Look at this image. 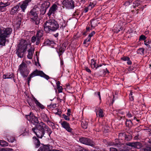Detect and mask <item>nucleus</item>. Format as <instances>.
Instances as JSON below:
<instances>
[{
    "instance_id": "f257e3e1",
    "label": "nucleus",
    "mask_w": 151,
    "mask_h": 151,
    "mask_svg": "<svg viewBox=\"0 0 151 151\" xmlns=\"http://www.w3.org/2000/svg\"><path fill=\"white\" fill-rule=\"evenodd\" d=\"M45 130L47 132L50 136L52 133L50 129L44 123L41 122L37 124L35 127L32 128V130L39 138H42L45 133Z\"/></svg>"
},
{
    "instance_id": "f03ea898",
    "label": "nucleus",
    "mask_w": 151,
    "mask_h": 151,
    "mask_svg": "<svg viewBox=\"0 0 151 151\" xmlns=\"http://www.w3.org/2000/svg\"><path fill=\"white\" fill-rule=\"evenodd\" d=\"M43 27L46 32H49L56 31L59 26L57 21L54 19H50L46 21L44 24Z\"/></svg>"
},
{
    "instance_id": "7ed1b4c3",
    "label": "nucleus",
    "mask_w": 151,
    "mask_h": 151,
    "mask_svg": "<svg viewBox=\"0 0 151 151\" xmlns=\"http://www.w3.org/2000/svg\"><path fill=\"white\" fill-rule=\"evenodd\" d=\"M39 10V8L37 6H35L27 13L28 17L30 18V21L33 24L37 25L40 23V19L38 15Z\"/></svg>"
},
{
    "instance_id": "20e7f679",
    "label": "nucleus",
    "mask_w": 151,
    "mask_h": 151,
    "mask_svg": "<svg viewBox=\"0 0 151 151\" xmlns=\"http://www.w3.org/2000/svg\"><path fill=\"white\" fill-rule=\"evenodd\" d=\"M27 44L25 40L21 41L18 45V48L17 49L16 53L18 56L20 58H23L25 52L27 49Z\"/></svg>"
},
{
    "instance_id": "39448f33",
    "label": "nucleus",
    "mask_w": 151,
    "mask_h": 151,
    "mask_svg": "<svg viewBox=\"0 0 151 151\" xmlns=\"http://www.w3.org/2000/svg\"><path fill=\"white\" fill-rule=\"evenodd\" d=\"M37 76H40L41 77L44 78L47 80H48L50 78V77L48 76L45 74L42 71L36 69L30 74L27 78L28 84L29 85L31 79Z\"/></svg>"
},
{
    "instance_id": "423d86ee",
    "label": "nucleus",
    "mask_w": 151,
    "mask_h": 151,
    "mask_svg": "<svg viewBox=\"0 0 151 151\" xmlns=\"http://www.w3.org/2000/svg\"><path fill=\"white\" fill-rule=\"evenodd\" d=\"M18 70L20 72L21 75L23 78L27 77L29 74V71L27 68V65L23 62L19 66Z\"/></svg>"
},
{
    "instance_id": "0eeeda50",
    "label": "nucleus",
    "mask_w": 151,
    "mask_h": 151,
    "mask_svg": "<svg viewBox=\"0 0 151 151\" xmlns=\"http://www.w3.org/2000/svg\"><path fill=\"white\" fill-rule=\"evenodd\" d=\"M12 31V29L11 28H4L3 29H0V35L1 36L6 38L8 37L11 34Z\"/></svg>"
},
{
    "instance_id": "6e6552de",
    "label": "nucleus",
    "mask_w": 151,
    "mask_h": 151,
    "mask_svg": "<svg viewBox=\"0 0 151 151\" xmlns=\"http://www.w3.org/2000/svg\"><path fill=\"white\" fill-rule=\"evenodd\" d=\"M50 4V3L48 1H45L41 4L40 10L41 14H44L45 13L47 9L49 7Z\"/></svg>"
},
{
    "instance_id": "1a4fd4ad",
    "label": "nucleus",
    "mask_w": 151,
    "mask_h": 151,
    "mask_svg": "<svg viewBox=\"0 0 151 151\" xmlns=\"http://www.w3.org/2000/svg\"><path fill=\"white\" fill-rule=\"evenodd\" d=\"M79 140L81 143L86 145L91 146L95 145V143L93 142L87 138L82 137L80 138Z\"/></svg>"
},
{
    "instance_id": "9d476101",
    "label": "nucleus",
    "mask_w": 151,
    "mask_h": 151,
    "mask_svg": "<svg viewBox=\"0 0 151 151\" xmlns=\"http://www.w3.org/2000/svg\"><path fill=\"white\" fill-rule=\"evenodd\" d=\"M74 3L72 0H64L62 3L66 8L72 9L74 7Z\"/></svg>"
},
{
    "instance_id": "9b49d317",
    "label": "nucleus",
    "mask_w": 151,
    "mask_h": 151,
    "mask_svg": "<svg viewBox=\"0 0 151 151\" xmlns=\"http://www.w3.org/2000/svg\"><path fill=\"white\" fill-rule=\"evenodd\" d=\"M26 116L28 120L35 124H37L39 123L37 118L35 117L32 113L30 112L29 115H26Z\"/></svg>"
},
{
    "instance_id": "f8f14e48",
    "label": "nucleus",
    "mask_w": 151,
    "mask_h": 151,
    "mask_svg": "<svg viewBox=\"0 0 151 151\" xmlns=\"http://www.w3.org/2000/svg\"><path fill=\"white\" fill-rule=\"evenodd\" d=\"M58 9L57 5L55 4H53L50 8L49 12L47 13L48 16H50L51 14H54L58 10Z\"/></svg>"
},
{
    "instance_id": "ddd939ff",
    "label": "nucleus",
    "mask_w": 151,
    "mask_h": 151,
    "mask_svg": "<svg viewBox=\"0 0 151 151\" xmlns=\"http://www.w3.org/2000/svg\"><path fill=\"white\" fill-rule=\"evenodd\" d=\"M31 1L32 0H25L22 2V4L20 5V3L18 4L20 5V8L23 12H24L25 10Z\"/></svg>"
},
{
    "instance_id": "4468645a",
    "label": "nucleus",
    "mask_w": 151,
    "mask_h": 151,
    "mask_svg": "<svg viewBox=\"0 0 151 151\" xmlns=\"http://www.w3.org/2000/svg\"><path fill=\"white\" fill-rule=\"evenodd\" d=\"M61 124L62 127L68 132H72V129L70 128L69 124L67 122L63 121L61 123Z\"/></svg>"
},
{
    "instance_id": "2eb2a0df",
    "label": "nucleus",
    "mask_w": 151,
    "mask_h": 151,
    "mask_svg": "<svg viewBox=\"0 0 151 151\" xmlns=\"http://www.w3.org/2000/svg\"><path fill=\"white\" fill-rule=\"evenodd\" d=\"M52 149V146L50 145H43L40 147L37 151H50Z\"/></svg>"
},
{
    "instance_id": "dca6fc26",
    "label": "nucleus",
    "mask_w": 151,
    "mask_h": 151,
    "mask_svg": "<svg viewBox=\"0 0 151 151\" xmlns=\"http://www.w3.org/2000/svg\"><path fill=\"white\" fill-rule=\"evenodd\" d=\"M119 151H126L128 150L127 147L119 141L116 147Z\"/></svg>"
},
{
    "instance_id": "f3484780",
    "label": "nucleus",
    "mask_w": 151,
    "mask_h": 151,
    "mask_svg": "<svg viewBox=\"0 0 151 151\" xmlns=\"http://www.w3.org/2000/svg\"><path fill=\"white\" fill-rule=\"evenodd\" d=\"M95 111L96 113L97 116L100 118L103 117L104 116V114L103 110L99 107H96Z\"/></svg>"
},
{
    "instance_id": "a211bd4d",
    "label": "nucleus",
    "mask_w": 151,
    "mask_h": 151,
    "mask_svg": "<svg viewBox=\"0 0 151 151\" xmlns=\"http://www.w3.org/2000/svg\"><path fill=\"white\" fill-rule=\"evenodd\" d=\"M43 31L42 30H40L37 31L36 36L37 37V45H38L40 44L41 38L43 36Z\"/></svg>"
},
{
    "instance_id": "6ab92c4d",
    "label": "nucleus",
    "mask_w": 151,
    "mask_h": 151,
    "mask_svg": "<svg viewBox=\"0 0 151 151\" xmlns=\"http://www.w3.org/2000/svg\"><path fill=\"white\" fill-rule=\"evenodd\" d=\"M109 73V72L107 68H106L105 70L102 68L98 72V74L99 76H104L106 74H108Z\"/></svg>"
},
{
    "instance_id": "aec40b11",
    "label": "nucleus",
    "mask_w": 151,
    "mask_h": 151,
    "mask_svg": "<svg viewBox=\"0 0 151 151\" xmlns=\"http://www.w3.org/2000/svg\"><path fill=\"white\" fill-rule=\"evenodd\" d=\"M33 142L35 145V147L38 148L40 146V142L39 139L36 137H34L32 138Z\"/></svg>"
},
{
    "instance_id": "412c9836",
    "label": "nucleus",
    "mask_w": 151,
    "mask_h": 151,
    "mask_svg": "<svg viewBox=\"0 0 151 151\" xmlns=\"http://www.w3.org/2000/svg\"><path fill=\"white\" fill-rule=\"evenodd\" d=\"M19 6L20 5L18 4L14 7L12 8L10 12V14L13 15L17 14V12L18 11V9L19 8Z\"/></svg>"
},
{
    "instance_id": "4be33fe9",
    "label": "nucleus",
    "mask_w": 151,
    "mask_h": 151,
    "mask_svg": "<svg viewBox=\"0 0 151 151\" xmlns=\"http://www.w3.org/2000/svg\"><path fill=\"white\" fill-rule=\"evenodd\" d=\"M91 67L92 68H95L96 69H97V68H99L100 67H101L102 66L101 65H97L96 66V61L93 60V59H91Z\"/></svg>"
},
{
    "instance_id": "5701e85b",
    "label": "nucleus",
    "mask_w": 151,
    "mask_h": 151,
    "mask_svg": "<svg viewBox=\"0 0 151 151\" xmlns=\"http://www.w3.org/2000/svg\"><path fill=\"white\" fill-rule=\"evenodd\" d=\"M7 3L0 2V12L5 11L6 10V6H8Z\"/></svg>"
},
{
    "instance_id": "b1692460",
    "label": "nucleus",
    "mask_w": 151,
    "mask_h": 151,
    "mask_svg": "<svg viewBox=\"0 0 151 151\" xmlns=\"http://www.w3.org/2000/svg\"><path fill=\"white\" fill-rule=\"evenodd\" d=\"M95 33V31H92L91 33H90L87 39L85 40L83 42L84 44H86L87 42H89L91 41V38L93 36Z\"/></svg>"
},
{
    "instance_id": "393cba45",
    "label": "nucleus",
    "mask_w": 151,
    "mask_h": 151,
    "mask_svg": "<svg viewBox=\"0 0 151 151\" xmlns=\"http://www.w3.org/2000/svg\"><path fill=\"white\" fill-rule=\"evenodd\" d=\"M13 23L16 25L17 27H19L21 23V19L20 18H18L17 19L16 18L13 21Z\"/></svg>"
},
{
    "instance_id": "a878e982",
    "label": "nucleus",
    "mask_w": 151,
    "mask_h": 151,
    "mask_svg": "<svg viewBox=\"0 0 151 151\" xmlns=\"http://www.w3.org/2000/svg\"><path fill=\"white\" fill-rule=\"evenodd\" d=\"M41 118L43 120L47 122H50V120L49 118L47 116V115L44 113L41 114Z\"/></svg>"
},
{
    "instance_id": "bb28decb",
    "label": "nucleus",
    "mask_w": 151,
    "mask_h": 151,
    "mask_svg": "<svg viewBox=\"0 0 151 151\" xmlns=\"http://www.w3.org/2000/svg\"><path fill=\"white\" fill-rule=\"evenodd\" d=\"M119 141L117 139H116L114 142H109L108 145L109 146H113L116 147Z\"/></svg>"
},
{
    "instance_id": "cd10ccee",
    "label": "nucleus",
    "mask_w": 151,
    "mask_h": 151,
    "mask_svg": "<svg viewBox=\"0 0 151 151\" xmlns=\"http://www.w3.org/2000/svg\"><path fill=\"white\" fill-rule=\"evenodd\" d=\"M28 55L27 56V58L29 59H31L32 58L33 54V50L32 49H29L28 50Z\"/></svg>"
},
{
    "instance_id": "c85d7f7f",
    "label": "nucleus",
    "mask_w": 151,
    "mask_h": 151,
    "mask_svg": "<svg viewBox=\"0 0 151 151\" xmlns=\"http://www.w3.org/2000/svg\"><path fill=\"white\" fill-rule=\"evenodd\" d=\"M45 43L46 45L52 46L54 44V42L52 40L47 39L45 40Z\"/></svg>"
},
{
    "instance_id": "c756f323",
    "label": "nucleus",
    "mask_w": 151,
    "mask_h": 151,
    "mask_svg": "<svg viewBox=\"0 0 151 151\" xmlns=\"http://www.w3.org/2000/svg\"><path fill=\"white\" fill-rule=\"evenodd\" d=\"M133 147L137 149H140L142 147V145L139 142H133Z\"/></svg>"
},
{
    "instance_id": "7c9ffc66",
    "label": "nucleus",
    "mask_w": 151,
    "mask_h": 151,
    "mask_svg": "<svg viewBox=\"0 0 151 151\" xmlns=\"http://www.w3.org/2000/svg\"><path fill=\"white\" fill-rule=\"evenodd\" d=\"M14 75L12 73H7L3 75V78L4 79H8L13 77Z\"/></svg>"
},
{
    "instance_id": "2f4dec72",
    "label": "nucleus",
    "mask_w": 151,
    "mask_h": 151,
    "mask_svg": "<svg viewBox=\"0 0 151 151\" xmlns=\"http://www.w3.org/2000/svg\"><path fill=\"white\" fill-rule=\"evenodd\" d=\"M34 101L38 107L41 109L44 108V106L41 104L35 98H34Z\"/></svg>"
},
{
    "instance_id": "473e14b6",
    "label": "nucleus",
    "mask_w": 151,
    "mask_h": 151,
    "mask_svg": "<svg viewBox=\"0 0 151 151\" xmlns=\"http://www.w3.org/2000/svg\"><path fill=\"white\" fill-rule=\"evenodd\" d=\"M97 25V20L93 19L91 20V26L92 28H94Z\"/></svg>"
},
{
    "instance_id": "72a5a7b5",
    "label": "nucleus",
    "mask_w": 151,
    "mask_h": 151,
    "mask_svg": "<svg viewBox=\"0 0 151 151\" xmlns=\"http://www.w3.org/2000/svg\"><path fill=\"white\" fill-rule=\"evenodd\" d=\"M88 123L86 120L83 121L81 123V126L84 129H86L88 127Z\"/></svg>"
},
{
    "instance_id": "f704fd0d",
    "label": "nucleus",
    "mask_w": 151,
    "mask_h": 151,
    "mask_svg": "<svg viewBox=\"0 0 151 151\" xmlns=\"http://www.w3.org/2000/svg\"><path fill=\"white\" fill-rule=\"evenodd\" d=\"M126 134V133L125 132L119 133V139L121 140H123L124 139Z\"/></svg>"
},
{
    "instance_id": "c9c22d12",
    "label": "nucleus",
    "mask_w": 151,
    "mask_h": 151,
    "mask_svg": "<svg viewBox=\"0 0 151 151\" xmlns=\"http://www.w3.org/2000/svg\"><path fill=\"white\" fill-rule=\"evenodd\" d=\"M0 145L2 147H5L8 146V143L6 141L3 140H0Z\"/></svg>"
},
{
    "instance_id": "e433bc0d",
    "label": "nucleus",
    "mask_w": 151,
    "mask_h": 151,
    "mask_svg": "<svg viewBox=\"0 0 151 151\" xmlns=\"http://www.w3.org/2000/svg\"><path fill=\"white\" fill-rule=\"evenodd\" d=\"M60 24V28L62 29H63L65 27L66 25L65 21L63 20H62L61 21Z\"/></svg>"
},
{
    "instance_id": "4c0bfd02",
    "label": "nucleus",
    "mask_w": 151,
    "mask_h": 151,
    "mask_svg": "<svg viewBox=\"0 0 151 151\" xmlns=\"http://www.w3.org/2000/svg\"><path fill=\"white\" fill-rule=\"evenodd\" d=\"M96 4V3L95 2H90L88 6L89 8V10H91L93 8Z\"/></svg>"
},
{
    "instance_id": "58836bf2",
    "label": "nucleus",
    "mask_w": 151,
    "mask_h": 151,
    "mask_svg": "<svg viewBox=\"0 0 151 151\" xmlns=\"http://www.w3.org/2000/svg\"><path fill=\"white\" fill-rule=\"evenodd\" d=\"M140 4V2L139 0H137L134 1L133 3V7L135 8L136 7H137L139 6Z\"/></svg>"
},
{
    "instance_id": "ea45409f",
    "label": "nucleus",
    "mask_w": 151,
    "mask_h": 151,
    "mask_svg": "<svg viewBox=\"0 0 151 151\" xmlns=\"http://www.w3.org/2000/svg\"><path fill=\"white\" fill-rule=\"evenodd\" d=\"M132 139V136L129 135H127L126 134L124 139L126 141H129Z\"/></svg>"
},
{
    "instance_id": "a19ab883",
    "label": "nucleus",
    "mask_w": 151,
    "mask_h": 151,
    "mask_svg": "<svg viewBox=\"0 0 151 151\" xmlns=\"http://www.w3.org/2000/svg\"><path fill=\"white\" fill-rule=\"evenodd\" d=\"M132 124V122L131 120H126V125L127 127H131Z\"/></svg>"
},
{
    "instance_id": "79ce46f5",
    "label": "nucleus",
    "mask_w": 151,
    "mask_h": 151,
    "mask_svg": "<svg viewBox=\"0 0 151 151\" xmlns=\"http://www.w3.org/2000/svg\"><path fill=\"white\" fill-rule=\"evenodd\" d=\"M47 107L48 108L50 109H53L56 107V104H51L49 105H48Z\"/></svg>"
},
{
    "instance_id": "37998d69",
    "label": "nucleus",
    "mask_w": 151,
    "mask_h": 151,
    "mask_svg": "<svg viewBox=\"0 0 151 151\" xmlns=\"http://www.w3.org/2000/svg\"><path fill=\"white\" fill-rule=\"evenodd\" d=\"M37 37L35 36H32L31 38V42L32 43H34L36 42L35 44L36 45L37 42Z\"/></svg>"
},
{
    "instance_id": "c03bdc74",
    "label": "nucleus",
    "mask_w": 151,
    "mask_h": 151,
    "mask_svg": "<svg viewBox=\"0 0 151 151\" xmlns=\"http://www.w3.org/2000/svg\"><path fill=\"white\" fill-rule=\"evenodd\" d=\"M7 139L8 141L11 142H14L15 140V138L13 137H11L9 138H8Z\"/></svg>"
},
{
    "instance_id": "a18cd8bd",
    "label": "nucleus",
    "mask_w": 151,
    "mask_h": 151,
    "mask_svg": "<svg viewBox=\"0 0 151 151\" xmlns=\"http://www.w3.org/2000/svg\"><path fill=\"white\" fill-rule=\"evenodd\" d=\"M145 50L144 48H141L139 49L138 50V52L140 54H144V53Z\"/></svg>"
},
{
    "instance_id": "49530a36",
    "label": "nucleus",
    "mask_w": 151,
    "mask_h": 151,
    "mask_svg": "<svg viewBox=\"0 0 151 151\" xmlns=\"http://www.w3.org/2000/svg\"><path fill=\"white\" fill-rule=\"evenodd\" d=\"M62 116L63 118L66 120L69 121L70 120V118L69 117V116L66 115L64 114L62 115Z\"/></svg>"
},
{
    "instance_id": "de8ad7c7",
    "label": "nucleus",
    "mask_w": 151,
    "mask_h": 151,
    "mask_svg": "<svg viewBox=\"0 0 151 151\" xmlns=\"http://www.w3.org/2000/svg\"><path fill=\"white\" fill-rule=\"evenodd\" d=\"M146 38V37L145 35H142L140 36L139 40V41L141 40H145Z\"/></svg>"
},
{
    "instance_id": "09e8293b",
    "label": "nucleus",
    "mask_w": 151,
    "mask_h": 151,
    "mask_svg": "<svg viewBox=\"0 0 151 151\" xmlns=\"http://www.w3.org/2000/svg\"><path fill=\"white\" fill-rule=\"evenodd\" d=\"M132 0H130L129 1H126L125 2L124 5L126 6H129L130 4V3L132 2Z\"/></svg>"
},
{
    "instance_id": "8fccbe9b",
    "label": "nucleus",
    "mask_w": 151,
    "mask_h": 151,
    "mask_svg": "<svg viewBox=\"0 0 151 151\" xmlns=\"http://www.w3.org/2000/svg\"><path fill=\"white\" fill-rule=\"evenodd\" d=\"M129 58L128 57L124 56L121 58V59L124 61H126L129 59Z\"/></svg>"
},
{
    "instance_id": "3c124183",
    "label": "nucleus",
    "mask_w": 151,
    "mask_h": 151,
    "mask_svg": "<svg viewBox=\"0 0 151 151\" xmlns=\"http://www.w3.org/2000/svg\"><path fill=\"white\" fill-rule=\"evenodd\" d=\"M63 95L64 96V94H63ZM64 96H64L63 98L62 99H60V98L59 97H58L57 98V99L58 100H59L60 101V102H61L62 101H63L64 102H65Z\"/></svg>"
},
{
    "instance_id": "603ef678",
    "label": "nucleus",
    "mask_w": 151,
    "mask_h": 151,
    "mask_svg": "<svg viewBox=\"0 0 151 151\" xmlns=\"http://www.w3.org/2000/svg\"><path fill=\"white\" fill-rule=\"evenodd\" d=\"M144 151H151V147H147L144 149Z\"/></svg>"
},
{
    "instance_id": "864d4df0",
    "label": "nucleus",
    "mask_w": 151,
    "mask_h": 151,
    "mask_svg": "<svg viewBox=\"0 0 151 151\" xmlns=\"http://www.w3.org/2000/svg\"><path fill=\"white\" fill-rule=\"evenodd\" d=\"M57 88L58 90L59 93H61L62 92L63 88L61 86L57 87Z\"/></svg>"
},
{
    "instance_id": "5fc2aeb1",
    "label": "nucleus",
    "mask_w": 151,
    "mask_h": 151,
    "mask_svg": "<svg viewBox=\"0 0 151 151\" xmlns=\"http://www.w3.org/2000/svg\"><path fill=\"white\" fill-rule=\"evenodd\" d=\"M143 9V7H138V9H137V11H138L137 12V14H138V13H140V12H141V11H142Z\"/></svg>"
},
{
    "instance_id": "6e6d98bb",
    "label": "nucleus",
    "mask_w": 151,
    "mask_h": 151,
    "mask_svg": "<svg viewBox=\"0 0 151 151\" xmlns=\"http://www.w3.org/2000/svg\"><path fill=\"white\" fill-rule=\"evenodd\" d=\"M134 68L132 66H130L128 69V71H132L134 69Z\"/></svg>"
},
{
    "instance_id": "4d7b16f0",
    "label": "nucleus",
    "mask_w": 151,
    "mask_h": 151,
    "mask_svg": "<svg viewBox=\"0 0 151 151\" xmlns=\"http://www.w3.org/2000/svg\"><path fill=\"white\" fill-rule=\"evenodd\" d=\"M110 151H119L118 150V149L117 148H114V147H110Z\"/></svg>"
},
{
    "instance_id": "13d9d810",
    "label": "nucleus",
    "mask_w": 151,
    "mask_h": 151,
    "mask_svg": "<svg viewBox=\"0 0 151 151\" xmlns=\"http://www.w3.org/2000/svg\"><path fill=\"white\" fill-rule=\"evenodd\" d=\"M125 145L129 146H131L132 147H133V142H129L125 144Z\"/></svg>"
},
{
    "instance_id": "bf43d9fd",
    "label": "nucleus",
    "mask_w": 151,
    "mask_h": 151,
    "mask_svg": "<svg viewBox=\"0 0 151 151\" xmlns=\"http://www.w3.org/2000/svg\"><path fill=\"white\" fill-rule=\"evenodd\" d=\"M126 115L128 118H130L132 116V114L129 112L127 113Z\"/></svg>"
},
{
    "instance_id": "052dcab7",
    "label": "nucleus",
    "mask_w": 151,
    "mask_h": 151,
    "mask_svg": "<svg viewBox=\"0 0 151 151\" xmlns=\"http://www.w3.org/2000/svg\"><path fill=\"white\" fill-rule=\"evenodd\" d=\"M85 69L86 71L90 73H91V71L90 69L87 67H85Z\"/></svg>"
},
{
    "instance_id": "680f3d73",
    "label": "nucleus",
    "mask_w": 151,
    "mask_h": 151,
    "mask_svg": "<svg viewBox=\"0 0 151 151\" xmlns=\"http://www.w3.org/2000/svg\"><path fill=\"white\" fill-rule=\"evenodd\" d=\"M64 51L65 50L63 48H60L59 49V52L60 53H63L64 52Z\"/></svg>"
},
{
    "instance_id": "e2e57ef3",
    "label": "nucleus",
    "mask_w": 151,
    "mask_h": 151,
    "mask_svg": "<svg viewBox=\"0 0 151 151\" xmlns=\"http://www.w3.org/2000/svg\"><path fill=\"white\" fill-rule=\"evenodd\" d=\"M67 115L68 116H69L70 115L71 111L70 109H69L67 110Z\"/></svg>"
},
{
    "instance_id": "0e129e2a",
    "label": "nucleus",
    "mask_w": 151,
    "mask_h": 151,
    "mask_svg": "<svg viewBox=\"0 0 151 151\" xmlns=\"http://www.w3.org/2000/svg\"><path fill=\"white\" fill-rule=\"evenodd\" d=\"M88 10H89V9L88 7L87 6L84 9V11L85 13H86L88 11Z\"/></svg>"
},
{
    "instance_id": "69168bd1",
    "label": "nucleus",
    "mask_w": 151,
    "mask_h": 151,
    "mask_svg": "<svg viewBox=\"0 0 151 151\" xmlns=\"http://www.w3.org/2000/svg\"><path fill=\"white\" fill-rule=\"evenodd\" d=\"M127 61V63L128 64L130 65H131L132 64V62L130 60L129 58V59H128V60Z\"/></svg>"
},
{
    "instance_id": "338daca9",
    "label": "nucleus",
    "mask_w": 151,
    "mask_h": 151,
    "mask_svg": "<svg viewBox=\"0 0 151 151\" xmlns=\"http://www.w3.org/2000/svg\"><path fill=\"white\" fill-rule=\"evenodd\" d=\"M97 94L99 98V99L100 100H101V95H100V92H97Z\"/></svg>"
},
{
    "instance_id": "774afa93",
    "label": "nucleus",
    "mask_w": 151,
    "mask_h": 151,
    "mask_svg": "<svg viewBox=\"0 0 151 151\" xmlns=\"http://www.w3.org/2000/svg\"><path fill=\"white\" fill-rule=\"evenodd\" d=\"M56 85L57 87H59L60 86V82L59 81H58L56 83Z\"/></svg>"
}]
</instances>
